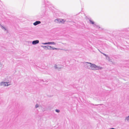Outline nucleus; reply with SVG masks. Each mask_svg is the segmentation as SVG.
I'll return each mask as SVG.
<instances>
[{
	"label": "nucleus",
	"instance_id": "obj_13",
	"mask_svg": "<svg viewBox=\"0 0 129 129\" xmlns=\"http://www.w3.org/2000/svg\"><path fill=\"white\" fill-rule=\"evenodd\" d=\"M55 111L56 112H57L58 113H59L60 112V110H59L58 109H56Z\"/></svg>",
	"mask_w": 129,
	"mask_h": 129
},
{
	"label": "nucleus",
	"instance_id": "obj_10",
	"mask_svg": "<svg viewBox=\"0 0 129 129\" xmlns=\"http://www.w3.org/2000/svg\"><path fill=\"white\" fill-rule=\"evenodd\" d=\"M125 121L127 120L128 121L129 120V116H128L127 117H126L125 119Z\"/></svg>",
	"mask_w": 129,
	"mask_h": 129
},
{
	"label": "nucleus",
	"instance_id": "obj_7",
	"mask_svg": "<svg viewBox=\"0 0 129 129\" xmlns=\"http://www.w3.org/2000/svg\"><path fill=\"white\" fill-rule=\"evenodd\" d=\"M41 23V22L39 21H36L35 22L33 23V24L35 26H36L38 24H40Z\"/></svg>",
	"mask_w": 129,
	"mask_h": 129
},
{
	"label": "nucleus",
	"instance_id": "obj_20",
	"mask_svg": "<svg viewBox=\"0 0 129 129\" xmlns=\"http://www.w3.org/2000/svg\"><path fill=\"white\" fill-rule=\"evenodd\" d=\"M60 49L59 48H56V49H55V50H59Z\"/></svg>",
	"mask_w": 129,
	"mask_h": 129
},
{
	"label": "nucleus",
	"instance_id": "obj_12",
	"mask_svg": "<svg viewBox=\"0 0 129 129\" xmlns=\"http://www.w3.org/2000/svg\"><path fill=\"white\" fill-rule=\"evenodd\" d=\"M39 106V105L38 104H36V105H35V108H38Z\"/></svg>",
	"mask_w": 129,
	"mask_h": 129
},
{
	"label": "nucleus",
	"instance_id": "obj_4",
	"mask_svg": "<svg viewBox=\"0 0 129 129\" xmlns=\"http://www.w3.org/2000/svg\"><path fill=\"white\" fill-rule=\"evenodd\" d=\"M65 21H64L63 19H57L55 20L54 22L57 23H59L61 22L62 23H64Z\"/></svg>",
	"mask_w": 129,
	"mask_h": 129
},
{
	"label": "nucleus",
	"instance_id": "obj_8",
	"mask_svg": "<svg viewBox=\"0 0 129 129\" xmlns=\"http://www.w3.org/2000/svg\"><path fill=\"white\" fill-rule=\"evenodd\" d=\"M47 48L46 49V50L47 49H49L51 50L52 49V47L49 46V45H47Z\"/></svg>",
	"mask_w": 129,
	"mask_h": 129
},
{
	"label": "nucleus",
	"instance_id": "obj_11",
	"mask_svg": "<svg viewBox=\"0 0 129 129\" xmlns=\"http://www.w3.org/2000/svg\"><path fill=\"white\" fill-rule=\"evenodd\" d=\"M41 47H43L46 50L47 48V46H42Z\"/></svg>",
	"mask_w": 129,
	"mask_h": 129
},
{
	"label": "nucleus",
	"instance_id": "obj_16",
	"mask_svg": "<svg viewBox=\"0 0 129 129\" xmlns=\"http://www.w3.org/2000/svg\"><path fill=\"white\" fill-rule=\"evenodd\" d=\"M42 44L44 45H47V44H48V42L47 43H42Z\"/></svg>",
	"mask_w": 129,
	"mask_h": 129
},
{
	"label": "nucleus",
	"instance_id": "obj_9",
	"mask_svg": "<svg viewBox=\"0 0 129 129\" xmlns=\"http://www.w3.org/2000/svg\"><path fill=\"white\" fill-rule=\"evenodd\" d=\"M48 44H52L54 45H55L56 44L54 42H48Z\"/></svg>",
	"mask_w": 129,
	"mask_h": 129
},
{
	"label": "nucleus",
	"instance_id": "obj_21",
	"mask_svg": "<svg viewBox=\"0 0 129 129\" xmlns=\"http://www.w3.org/2000/svg\"><path fill=\"white\" fill-rule=\"evenodd\" d=\"M61 50H64V49H60Z\"/></svg>",
	"mask_w": 129,
	"mask_h": 129
},
{
	"label": "nucleus",
	"instance_id": "obj_6",
	"mask_svg": "<svg viewBox=\"0 0 129 129\" xmlns=\"http://www.w3.org/2000/svg\"><path fill=\"white\" fill-rule=\"evenodd\" d=\"M39 43V41L38 40H36L33 41L32 42V44H33L35 45Z\"/></svg>",
	"mask_w": 129,
	"mask_h": 129
},
{
	"label": "nucleus",
	"instance_id": "obj_3",
	"mask_svg": "<svg viewBox=\"0 0 129 129\" xmlns=\"http://www.w3.org/2000/svg\"><path fill=\"white\" fill-rule=\"evenodd\" d=\"M54 68L56 69L59 71L62 68V66L59 64L57 65L55 64L54 66Z\"/></svg>",
	"mask_w": 129,
	"mask_h": 129
},
{
	"label": "nucleus",
	"instance_id": "obj_22",
	"mask_svg": "<svg viewBox=\"0 0 129 129\" xmlns=\"http://www.w3.org/2000/svg\"><path fill=\"white\" fill-rule=\"evenodd\" d=\"M4 29L5 31L6 30V28H5H5H4Z\"/></svg>",
	"mask_w": 129,
	"mask_h": 129
},
{
	"label": "nucleus",
	"instance_id": "obj_18",
	"mask_svg": "<svg viewBox=\"0 0 129 129\" xmlns=\"http://www.w3.org/2000/svg\"><path fill=\"white\" fill-rule=\"evenodd\" d=\"M107 57L108 58V60H109V61H110V57H108V56H107Z\"/></svg>",
	"mask_w": 129,
	"mask_h": 129
},
{
	"label": "nucleus",
	"instance_id": "obj_14",
	"mask_svg": "<svg viewBox=\"0 0 129 129\" xmlns=\"http://www.w3.org/2000/svg\"><path fill=\"white\" fill-rule=\"evenodd\" d=\"M100 52L102 54L104 55H105V56H106V57H107V56H108L106 54H105L104 53H103L101 52Z\"/></svg>",
	"mask_w": 129,
	"mask_h": 129
},
{
	"label": "nucleus",
	"instance_id": "obj_5",
	"mask_svg": "<svg viewBox=\"0 0 129 129\" xmlns=\"http://www.w3.org/2000/svg\"><path fill=\"white\" fill-rule=\"evenodd\" d=\"M89 20L90 22V23L91 24H93V26L94 27H96L98 28H100V27L99 26L96 25L95 24H94V22L92 21L91 19H89Z\"/></svg>",
	"mask_w": 129,
	"mask_h": 129
},
{
	"label": "nucleus",
	"instance_id": "obj_1",
	"mask_svg": "<svg viewBox=\"0 0 129 129\" xmlns=\"http://www.w3.org/2000/svg\"><path fill=\"white\" fill-rule=\"evenodd\" d=\"M85 63H86L85 66L86 68L92 70H101L103 68L102 67L98 66L95 64L90 62H85Z\"/></svg>",
	"mask_w": 129,
	"mask_h": 129
},
{
	"label": "nucleus",
	"instance_id": "obj_17",
	"mask_svg": "<svg viewBox=\"0 0 129 129\" xmlns=\"http://www.w3.org/2000/svg\"><path fill=\"white\" fill-rule=\"evenodd\" d=\"M1 27L2 29H3L4 28H5V27H4L3 26H2V25H1Z\"/></svg>",
	"mask_w": 129,
	"mask_h": 129
},
{
	"label": "nucleus",
	"instance_id": "obj_15",
	"mask_svg": "<svg viewBox=\"0 0 129 129\" xmlns=\"http://www.w3.org/2000/svg\"><path fill=\"white\" fill-rule=\"evenodd\" d=\"M3 64H1L0 62V67L2 68L3 67Z\"/></svg>",
	"mask_w": 129,
	"mask_h": 129
},
{
	"label": "nucleus",
	"instance_id": "obj_19",
	"mask_svg": "<svg viewBox=\"0 0 129 129\" xmlns=\"http://www.w3.org/2000/svg\"><path fill=\"white\" fill-rule=\"evenodd\" d=\"M56 48L54 47H52V49H53V50H55Z\"/></svg>",
	"mask_w": 129,
	"mask_h": 129
},
{
	"label": "nucleus",
	"instance_id": "obj_2",
	"mask_svg": "<svg viewBox=\"0 0 129 129\" xmlns=\"http://www.w3.org/2000/svg\"><path fill=\"white\" fill-rule=\"evenodd\" d=\"M0 85L1 86H8L11 85V84L9 82H2L0 83Z\"/></svg>",
	"mask_w": 129,
	"mask_h": 129
}]
</instances>
